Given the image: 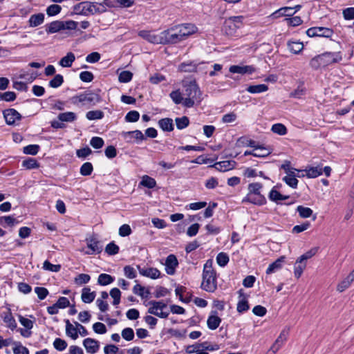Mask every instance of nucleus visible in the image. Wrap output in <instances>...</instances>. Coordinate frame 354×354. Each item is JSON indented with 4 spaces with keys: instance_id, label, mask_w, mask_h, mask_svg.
<instances>
[{
    "instance_id": "nucleus-1",
    "label": "nucleus",
    "mask_w": 354,
    "mask_h": 354,
    "mask_svg": "<svg viewBox=\"0 0 354 354\" xmlns=\"http://www.w3.org/2000/svg\"><path fill=\"white\" fill-rule=\"evenodd\" d=\"M169 96L176 104H182L187 108L194 106L202 100V93L195 80H184L182 91L180 89L173 91Z\"/></svg>"
},
{
    "instance_id": "nucleus-2",
    "label": "nucleus",
    "mask_w": 354,
    "mask_h": 354,
    "mask_svg": "<svg viewBox=\"0 0 354 354\" xmlns=\"http://www.w3.org/2000/svg\"><path fill=\"white\" fill-rule=\"evenodd\" d=\"M342 59L340 52H326L313 57L309 62L310 66L317 70L334 63L339 62Z\"/></svg>"
},
{
    "instance_id": "nucleus-3",
    "label": "nucleus",
    "mask_w": 354,
    "mask_h": 354,
    "mask_svg": "<svg viewBox=\"0 0 354 354\" xmlns=\"http://www.w3.org/2000/svg\"><path fill=\"white\" fill-rule=\"evenodd\" d=\"M213 261L208 259L203 266L201 288L209 292H214L217 288L216 272L212 267Z\"/></svg>"
},
{
    "instance_id": "nucleus-4",
    "label": "nucleus",
    "mask_w": 354,
    "mask_h": 354,
    "mask_svg": "<svg viewBox=\"0 0 354 354\" xmlns=\"http://www.w3.org/2000/svg\"><path fill=\"white\" fill-rule=\"evenodd\" d=\"M74 13L84 16L93 15L105 12L104 6L96 2L82 1L73 7Z\"/></svg>"
},
{
    "instance_id": "nucleus-5",
    "label": "nucleus",
    "mask_w": 354,
    "mask_h": 354,
    "mask_svg": "<svg viewBox=\"0 0 354 354\" xmlns=\"http://www.w3.org/2000/svg\"><path fill=\"white\" fill-rule=\"evenodd\" d=\"M262 184L259 183H250L248 187V194L243 202H249L255 205H263L266 203L265 197L261 194Z\"/></svg>"
},
{
    "instance_id": "nucleus-6",
    "label": "nucleus",
    "mask_w": 354,
    "mask_h": 354,
    "mask_svg": "<svg viewBox=\"0 0 354 354\" xmlns=\"http://www.w3.org/2000/svg\"><path fill=\"white\" fill-rule=\"evenodd\" d=\"M243 17L234 16L225 19L223 27V31L227 36H235L237 30L239 29L243 24Z\"/></svg>"
},
{
    "instance_id": "nucleus-7",
    "label": "nucleus",
    "mask_w": 354,
    "mask_h": 354,
    "mask_svg": "<svg viewBox=\"0 0 354 354\" xmlns=\"http://www.w3.org/2000/svg\"><path fill=\"white\" fill-rule=\"evenodd\" d=\"M177 26L161 32V44H176L184 41Z\"/></svg>"
},
{
    "instance_id": "nucleus-8",
    "label": "nucleus",
    "mask_w": 354,
    "mask_h": 354,
    "mask_svg": "<svg viewBox=\"0 0 354 354\" xmlns=\"http://www.w3.org/2000/svg\"><path fill=\"white\" fill-rule=\"evenodd\" d=\"M150 307L148 313L154 315L160 318H167L169 315V311L166 310L167 304L163 301H150L149 302Z\"/></svg>"
},
{
    "instance_id": "nucleus-9",
    "label": "nucleus",
    "mask_w": 354,
    "mask_h": 354,
    "mask_svg": "<svg viewBox=\"0 0 354 354\" xmlns=\"http://www.w3.org/2000/svg\"><path fill=\"white\" fill-rule=\"evenodd\" d=\"M86 243L88 250L84 251L82 250L86 254L92 255L95 254H100L102 251V244L97 239L96 236L93 235L86 238Z\"/></svg>"
},
{
    "instance_id": "nucleus-10",
    "label": "nucleus",
    "mask_w": 354,
    "mask_h": 354,
    "mask_svg": "<svg viewBox=\"0 0 354 354\" xmlns=\"http://www.w3.org/2000/svg\"><path fill=\"white\" fill-rule=\"evenodd\" d=\"M100 96L97 94L88 92L82 93L73 97V102L80 103H96L100 102Z\"/></svg>"
},
{
    "instance_id": "nucleus-11",
    "label": "nucleus",
    "mask_w": 354,
    "mask_h": 354,
    "mask_svg": "<svg viewBox=\"0 0 354 354\" xmlns=\"http://www.w3.org/2000/svg\"><path fill=\"white\" fill-rule=\"evenodd\" d=\"M333 30L328 28L324 27H313L308 28L306 30V34L308 37H330L333 35Z\"/></svg>"
},
{
    "instance_id": "nucleus-12",
    "label": "nucleus",
    "mask_w": 354,
    "mask_h": 354,
    "mask_svg": "<svg viewBox=\"0 0 354 354\" xmlns=\"http://www.w3.org/2000/svg\"><path fill=\"white\" fill-rule=\"evenodd\" d=\"M138 35L150 43L161 44V32L156 34L154 31L151 30H140Z\"/></svg>"
},
{
    "instance_id": "nucleus-13",
    "label": "nucleus",
    "mask_w": 354,
    "mask_h": 354,
    "mask_svg": "<svg viewBox=\"0 0 354 354\" xmlns=\"http://www.w3.org/2000/svg\"><path fill=\"white\" fill-rule=\"evenodd\" d=\"M178 28L183 40H185L189 35L194 34L197 32V27L193 24H183L178 25Z\"/></svg>"
},
{
    "instance_id": "nucleus-14",
    "label": "nucleus",
    "mask_w": 354,
    "mask_h": 354,
    "mask_svg": "<svg viewBox=\"0 0 354 354\" xmlns=\"http://www.w3.org/2000/svg\"><path fill=\"white\" fill-rule=\"evenodd\" d=\"M178 28L183 40H185L189 35L194 34L197 32V27L193 24H183L178 25Z\"/></svg>"
},
{
    "instance_id": "nucleus-15",
    "label": "nucleus",
    "mask_w": 354,
    "mask_h": 354,
    "mask_svg": "<svg viewBox=\"0 0 354 354\" xmlns=\"http://www.w3.org/2000/svg\"><path fill=\"white\" fill-rule=\"evenodd\" d=\"M3 117L8 124H14L21 118V114L14 109H8L3 111Z\"/></svg>"
},
{
    "instance_id": "nucleus-16",
    "label": "nucleus",
    "mask_w": 354,
    "mask_h": 354,
    "mask_svg": "<svg viewBox=\"0 0 354 354\" xmlns=\"http://www.w3.org/2000/svg\"><path fill=\"white\" fill-rule=\"evenodd\" d=\"M139 273L144 277L156 279L160 277L161 273L159 270L156 268H141L138 266Z\"/></svg>"
},
{
    "instance_id": "nucleus-17",
    "label": "nucleus",
    "mask_w": 354,
    "mask_h": 354,
    "mask_svg": "<svg viewBox=\"0 0 354 354\" xmlns=\"http://www.w3.org/2000/svg\"><path fill=\"white\" fill-rule=\"evenodd\" d=\"M178 262L177 258L174 254H169L165 261V271L168 274L173 275L175 273L176 268L178 266Z\"/></svg>"
},
{
    "instance_id": "nucleus-18",
    "label": "nucleus",
    "mask_w": 354,
    "mask_h": 354,
    "mask_svg": "<svg viewBox=\"0 0 354 354\" xmlns=\"http://www.w3.org/2000/svg\"><path fill=\"white\" fill-rule=\"evenodd\" d=\"M122 136L129 142H133V139L138 142L142 141L144 139V135L140 130L123 132Z\"/></svg>"
},
{
    "instance_id": "nucleus-19",
    "label": "nucleus",
    "mask_w": 354,
    "mask_h": 354,
    "mask_svg": "<svg viewBox=\"0 0 354 354\" xmlns=\"http://www.w3.org/2000/svg\"><path fill=\"white\" fill-rule=\"evenodd\" d=\"M83 345L85 347L87 353L91 354L97 353L100 347L98 341L92 338L85 339L83 341Z\"/></svg>"
},
{
    "instance_id": "nucleus-20",
    "label": "nucleus",
    "mask_w": 354,
    "mask_h": 354,
    "mask_svg": "<svg viewBox=\"0 0 354 354\" xmlns=\"http://www.w3.org/2000/svg\"><path fill=\"white\" fill-rule=\"evenodd\" d=\"M288 335V330H283L281 332L279 336L275 340L273 345L271 346L270 351L275 353L286 341Z\"/></svg>"
},
{
    "instance_id": "nucleus-21",
    "label": "nucleus",
    "mask_w": 354,
    "mask_h": 354,
    "mask_svg": "<svg viewBox=\"0 0 354 354\" xmlns=\"http://www.w3.org/2000/svg\"><path fill=\"white\" fill-rule=\"evenodd\" d=\"M229 71L232 73L252 74L254 72V68L252 66L232 65L230 67Z\"/></svg>"
},
{
    "instance_id": "nucleus-22",
    "label": "nucleus",
    "mask_w": 354,
    "mask_h": 354,
    "mask_svg": "<svg viewBox=\"0 0 354 354\" xmlns=\"http://www.w3.org/2000/svg\"><path fill=\"white\" fill-rule=\"evenodd\" d=\"M64 30L63 21H54L46 26V31L48 34H53Z\"/></svg>"
},
{
    "instance_id": "nucleus-23",
    "label": "nucleus",
    "mask_w": 354,
    "mask_h": 354,
    "mask_svg": "<svg viewBox=\"0 0 354 354\" xmlns=\"http://www.w3.org/2000/svg\"><path fill=\"white\" fill-rule=\"evenodd\" d=\"M95 292H91V288L88 287H84L82 290L81 299L84 303H91L95 299Z\"/></svg>"
},
{
    "instance_id": "nucleus-24",
    "label": "nucleus",
    "mask_w": 354,
    "mask_h": 354,
    "mask_svg": "<svg viewBox=\"0 0 354 354\" xmlns=\"http://www.w3.org/2000/svg\"><path fill=\"white\" fill-rule=\"evenodd\" d=\"M285 261V257H281L271 263L266 270V274H270L279 270Z\"/></svg>"
},
{
    "instance_id": "nucleus-25",
    "label": "nucleus",
    "mask_w": 354,
    "mask_h": 354,
    "mask_svg": "<svg viewBox=\"0 0 354 354\" xmlns=\"http://www.w3.org/2000/svg\"><path fill=\"white\" fill-rule=\"evenodd\" d=\"M298 175H295V172H291L286 174V175L282 178L283 181H284L288 186L292 188H297L298 185L297 178Z\"/></svg>"
},
{
    "instance_id": "nucleus-26",
    "label": "nucleus",
    "mask_w": 354,
    "mask_h": 354,
    "mask_svg": "<svg viewBox=\"0 0 354 354\" xmlns=\"http://www.w3.org/2000/svg\"><path fill=\"white\" fill-rule=\"evenodd\" d=\"M235 162L234 161L224 160L214 164V167L220 171H226L234 168Z\"/></svg>"
},
{
    "instance_id": "nucleus-27",
    "label": "nucleus",
    "mask_w": 354,
    "mask_h": 354,
    "mask_svg": "<svg viewBox=\"0 0 354 354\" xmlns=\"http://www.w3.org/2000/svg\"><path fill=\"white\" fill-rule=\"evenodd\" d=\"M216 314V312H214V314L211 315L208 317L207 321V326L211 330L216 329L219 326V325L221 322V319L218 316H217Z\"/></svg>"
},
{
    "instance_id": "nucleus-28",
    "label": "nucleus",
    "mask_w": 354,
    "mask_h": 354,
    "mask_svg": "<svg viewBox=\"0 0 354 354\" xmlns=\"http://www.w3.org/2000/svg\"><path fill=\"white\" fill-rule=\"evenodd\" d=\"M2 318L7 327L11 330L17 328V322L10 311L4 313Z\"/></svg>"
},
{
    "instance_id": "nucleus-29",
    "label": "nucleus",
    "mask_w": 354,
    "mask_h": 354,
    "mask_svg": "<svg viewBox=\"0 0 354 354\" xmlns=\"http://www.w3.org/2000/svg\"><path fill=\"white\" fill-rule=\"evenodd\" d=\"M306 267V262L298 258L294 266V274L296 278L299 279Z\"/></svg>"
},
{
    "instance_id": "nucleus-30",
    "label": "nucleus",
    "mask_w": 354,
    "mask_h": 354,
    "mask_svg": "<svg viewBox=\"0 0 354 354\" xmlns=\"http://www.w3.org/2000/svg\"><path fill=\"white\" fill-rule=\"evenodd\" d=\"M75 59V55L73 53L69 52L66 54V56H64L59 60V64L62 67H71Z\"/></svg>"
},
{
    "instance_id": "nucleus-31",
    "label": "nucleus",
    "mask_w": 354,
    "mask_h": 354,
    "mask_svg": "<svg viewBox=\"0 0 354 354\" xmlns=\"http://www.w3.org/2000/svg\"><path fill=\"white\" fill-rule=\"evenodd\" d=\"M160 127L165 131H171L174 130L173 120L171 118H166L159 120Z\"/></svg>"
},
{
    "instance_id": "nucleus-32",
    "label": "nucleus",
    "mask_w": 354,
    "mask_h": 354,
    "mask_svg": "<svg viewBox=\"0 0 354 354\" xmlns=\"http://www.w3.org/2000/svg\"><path fill=\"white\" fill-rule=\"evenodd\" d=\"M44 21V15L38 13L32 15L29 19V25L31 27H36L41 24Z\"/></svg>"
},
{
    "instance_id": "nucleus-33",
    "label": "nucleus",
    "mask_w": 354,
    "mask_h": 354,
    "mask_svg": "<svg viewBox=\"0 0 354 354\" xmlns=\"http://www.w3.org/2000/svg\"><path fill=\"white\" fill-rule=\"evenodd\" d=\"M19 223V221L12 216H4L0 217V224L3 227H13Z\"/></svg>"
},
{
    "instance_id": "nucleus-34",
    "label": "nucleus",
    "mask_w": 354,
    "mask_h": 354,
    "mask_svg": "<svg viewBox=\"0 0 354 354\" xmlns=\"http://www.w3.org/2000/svg\"><path fill=\"white\" fill-rule=\"evenodd\" d=\"M294 8L292 7H283L272 13V16L274 17H279L281 16H292L295 14L293 11Z\"/></svg>"
},
{
    "instance_id": "nucleus-35",
    "label": "nucleus",
    "mask_w": 354,
    "mask_h": 354,
    "mask_svg": "<svg viewBox=\"0 0 354 354\" xmlns=\"http://www.w3.org/2000/svg\"><path fill=\"white\" fill-rule=\"evenodd\" d=\"M306 176L313 178L322 174V169L319 167H310L305 169Z\"/></svg>"
},
{
    "instance_id": "nucleus-36",
    "label": "nucleus",
    "mask_w": 354,
    "mask_h": 354,
    "mask_svg": "<svg viewBox=\"0 0 354 354\" xmlns=\"http://www.w3.org/2000/svg\"><path fill=\"white\" fill-rule=\"evenodd\" d=\"M66 333L68 336L71 337L73 339H76L78 337L77 326L74 327L69 322L66 321Z\"/></svg>"
},
{
    "instance_id": "nucleus-37",
    "label": "nucleus",
    "mask_w": 354,
    "mask_h": 354,
    "mask_svg": "<svg viewBox=\"0 0 354 354\" xmlns=\"http://www.w3.org/2000/svg\"><path fill=\"white\" fill-rule=\"evenodd\" d=\"M268 90V87L266 84H258L249 86L246 91L250 93H261Z\"/></svg>"
},
{
    "instance_id": "nucleus-38",
    "label": "nucleus",
    "mask_w": 354,
    "mask_h": 354,
    "mask_svg": "<svg viewBox=\"0 0 354 354\" xmlns=\"http://www.w3.org/2000/svg\"><path fill=\"white\" fill-rule=\"evenodd\" d=\"M288 47L294 54H299L304 48V44L300 41H288Z\"/></svg>"
},
{
    "instance_id": "nucleus-39",
    "label": "nucleus",
    "mask_w": 354,
    "mask_h": 354,
    "mask_svg": "<svg viewBox=\"0 0 354 354\" xmlns=\"http://www.w3.org/2000/svg\"><path fill=\"white\" fill-rule=\"evenodd\" d=\"M140 184L145 187L152 189L156 186V181L154 178L147 175H145L142 177V180Z\"/></svg>"
},
{
    "instance_id": "nucleus-40",
    "label": "nucleus",
    "mask_w": 354,
    "mask_h": 354,
    "mask_svg": "<svg viewBox=\"0 0 354 354\" xmlns=\"http://www.w3.org/2000/svg\"><path fill=\"white\" fill-rule=\"evenodd\" d=\"M113 281L114 277L105 273L100 274L97 279V283L100 286H106L111 284L112 282H113Z\"/></svg>"
},
{
    "instance_id": "nucleus-41",
    "label": "nucleus",
    "mask_w": 354,
    "mask_h": 354,
    "mask_svg": "<svg viewBox=\"0 0 354 354\" xmlns=\"http://www.w3.org/2000/svg\"><path fill=\"white\" fill-rule=\"evenodd\" d=\"M76 114L73 112H65L58 115V120L61 122H71L75 120Z\"/></svg>"
},
{
    "instance_id": "nucleus-42",
    "label": "nucleus",
    "mask_w": 354,
    "mask_h": 354,
    "mask_svg": "<svg viewBox=\"0 0 354 354\" xmlns=\"http://www.w3.org/2000/svg\"><path fill=\"white\" fill-rule=\"evenodd\" d=\"M269 198L270 201L278 202L279 201H283L289 198V196L282 195L278 191L272 189L269 194Z\"/></svg>"
},
{
    "instance_id": "nucleus-43",
    "label": "nucleus",
    "mask_w": 354,
    "mask_h": 354,
    "mask_svg": "<svg viewBox=\"0 0 354 354\" xmlns=\"http://www.w3.org/2000/svg\"><path fill=\"white\" fill-rule=\"evenodd\" d=\"M353 281V278L348 275L346 278H345L338 284L337 290L340 292L344 291L351 286V283Z\"/></svg>"
},
{
    "instance_id": "nucleus-44",
    "label": "nucleus",
    "mask_w": 354,
    "mask_h": 354,
    "mask_svg": "<svg viewBox=\"0 0 354 354\" xmlns=\"http://www.w3.org/2000/svg\"><path fill=\"white\" fill-rule=\"evenodd\" d=\"M297 212L299 213L300 217L304 218H309L313 214V210L310 208L302 205H299L297 207Z\"/></svg>"
},
{
    "instance_id": "nucleus-45",
    "label": "nucleus",
    "mask_w": 354,
    "mask_h": 354,
    "mask_svg": "<svg viewBox=\"0 0 354 354\" xmlns=\"http://www.w3.org/2000/svg\"><path fill=\"white\" fill-rule=\"evenodd\" d=\"M22 166L27 169H32L38 168L39 165L35 158H28L23 160Z\"/></svg>"
},
{
    "instance_id": "nucleus-46",
    "label": "nucleus",
    "mask_w": 354,
    "mask_h": 354,
    "mask_svg": "<svg viewBox=\"0 0 354 354\" xmlns=\"http://www.w3.org/2000/svg\"><path fill=\"white\" fill-rule=\"evenodd\" d=\"M90 279V275L87 274H79L77 276L75 277L74 282L77 286H82L83 284L88 283Z\"/></svg>"
},
{
    "instance_id": "nucleus-47",
    "label": "nucleus",
    "mask_w": 354,
    "mask_h": 354,
    "mask_svg": "<svg viewBox=\"0 0 354 354\" xmlns=\"http://www.w3.org/2000/svg\"><path fill=\"white\" fill-rule=\"evenodd\" d=\"M86 117L89 120H100L104 117V113L100 110L90 111L86 113Z\"/></svg>"
},
{
    "instance_id": "nucleus-48",
    "label": "nucleus",
    "mask_w": 354,
    "mask_h": 354,
    "mask_svg": "<svg viewBox=\"0 0 354 354\" xmlns=\"http://www.w3.org/2000/svg\"><path fill=\"white\" fill-rule=\"evenodd\" d=\"M64 82V77L62 75L57 74L48 83V85L51 88H58Z\"/></svg>"
},
{
    "instance_id": "nucleus-49",
    "label": "nucleus",
    "mask_w": 354,
    "mask_h": 354,
    "mask_svg": "<svg viewBox=\"0 0 354 354\" xmlns=\"http://www.w3.org/2000/svg\"><path fill=\"white\" fill-rule=\"evenodd\" d=\"M271 151L269 149H267L262 146H259L255 149V153H254V156L259 158H264L270 155Z\"/></svg>"
},
{
    "instance_id": "nucleus-50",
    "label": "nucleus",
    "mask_w": 354,
    "mask_h": 354,
    "mask_svg": "<svg viewBox=\"0 0 354 354\" xmlns=\"http://www.w3.org/2000/svg\"><path fill=\"white\" fill-rule=\"evenodd\" d=\"M271 130L274 133L280 136H284L287 133V129L283 124L277 123L272 125Z\"/></svg>"
},
{
    "instance_id": "nucleus-51",
    "label": "nucleus",
    "mask_w": 354,
    "mask_h": 354,
    "mask_svg": "<svg viewBox=\"0 0 354 354\" xmlns=\"http://www.w3.org/2000/svg\"><path fill=\"white\" fill-rule=\"evenodd\" d=\"M93 167L91 162H84L80 167V172L82 176H89L93 172Z\"/></svg>"
},
{
    "instance_id": "nucleus-52",
    "label": "nucleus",
    "mask_w": 354,
    "mask_h": 354,
    "mask_svg": "<svg viewBox=\"0 0 354 354\" xmlns=\"http://www.w3.org/2000/svg\"><path fill=\"white\" fill-rule=\"evenodd\" d=\"M175 121L176 127L178 129H183L186 128L189 124V120L187 116L176 118Z\"/></svg>"
},
{
    "instance_id": "nucleus-53",
    "label": "nucleus",
    "mask_w": 354,
    "mask_h": 354,
    "mask_svg": "<svg viewBox=\"0 0 354 354\" xmlns=\"http://www.w3.org/2000/svg\"><path fill=\"white\" fill-rule=\"evenodd\" d=\"M54 348L58 351H63L67 347V342L61 338H56L53 342Z\"/></svg>"
},
{
    "instance_id": "nucleus-54",
    "label": "nucleus",
    "mask_w": 354,
    "mask_h": 354,
    "mask_svg": "<svg viewBox=\"0 0 354 354\" xmlns=\"http://www.w3.org/2000/svg\"><path fill=\"white\" fill-rule=\"evenodd\" d=\"M110 295L113 299V304L114 306L118 305L120 302V290L117 288H112L110 291Z\"/></svg>"
},
{
    "instance_id": "nucleus-55",
    "label": "nucleus",
    "mask_w": 354,
    "mask_h": 354,
    "mask_svg": "<svg viewBox=\"0 0 354 354\" xmlns=\"http://www.w3.org/2000/svg\"><path fill=\"white\" fill-rule=\"evenodd\" d=\"M39 146L38 145H29L24 147L23 152L25 154L36 155L39 150Z\"/></svg>"
},
{
    "instance_id": "nucleus-56",
    "label": "nucleus",
    "mask_w": 354,
    "mask_h": 354,
    "mask_svg": "<svg viewBox=\"0 0 354 354\" xmlns=\"http://www.w3.org/2000/svg\"><path fill=\"white\" fill-rule=\"evenodd\" d=\"M216 262L220 266L224 267L229 262V257L224 252H220L216 257Z\"/></svg>"
},
{
    "instance_id": "nucleus-57",
    "label": "nucleus",
    "mask_w": 354,
    "mask_h": 354,
    "mask_svg": "<svg viewBox=\"0 0 354 354\" xmlns=\"http://www.w3.org/2000/svg\"><path fill=\"white\" fill-rule=\"evenodd\" d=\"M133 73L129 71H122L118 77V80L120 82L127 83L131 80Z\"/></svg>"
},
{
    "instance_id": "nucleus-58",
    "label": "nucleus",
    "mask_w": 354,
    "mask_h": 354,
    "mask_svg": "<svg viewBox=\"0 0 354 354\" xmlns=\"http://www.w3.org/2000/svg\"><path fill=\"white\" fill-rule=\"evenodd\" d=\"M43 269L45 270L57 272L60 270L61 266L59 264L58 265L52 264L50 262H49L48 261L46 260L44 262Z\"/></svg>"
},
{
    "instance_id": "nucleus-59",
    "label": "nucleus",
    "mask_w": 354,
    "mask_h": 354,
    "mask_svg": "<svg viewBox=\"0 0 354 354\" xmlns=\"http://www.w3.org/2000/svg\"><path fill=\"white\" fill-rule=\"evenodd\" d=\"M62 10L60 6L53 4L49 6L46 9V13L48 16H55L58 15Z\"/></svg>"
},
{
    "instance_id": "nucleus-60",
    "label": "nucleus",
    "mask_w": 354,
    "mask_h": 354,
    "mask_svg": "<svg viewBox=\"0 0 354 354\" xmlns=\"http://www.w3.org/2000/svg\"><path fill=\"white\" fill-rule=\"evenodd\" d=\"M16 99V94L12 91H7L5 93H0V100L6 102H12Z\"/></svg>"
},
{
    "instance_id": "nucleus-61",
    "label": "nucleus",
    "mask_w": 354,
    "mask_h": 354,
    "mask_svg": "<svg viewBox=\"0 0 354 354\" xmlns=\"http://www.w3.org/2000/svg\"><path fill=\"white\" fill-rule=\"evenodd\" d=\"M104 140L102 138L95 136L90 140V145L95 149H100L104 145Z\"/></svg>"
},
{
    "instance_id": "nucleus-62",
    "label": "nucleus",
    "mask_w": 354,
    "mask_h": 354,
    "mask_svg": "<svg viewBox=\"0 0 354 354\" xmlns=\"http://www.w3.org/2000/svg\"><path fill=\"white\" fill-rule=\"evenodd\" d=\"M19 322L25 328L32 329L33 328L34 322L22 315H19Z\"/></svg>"
},
{
    "instance_id": "nucleus-63",
    "label": "nucleus",
    "mask_w": 354,
    "mask_h": 354,
    "mask_svg": "<svg viewBox=\"0 0 354 354\" xmlns=\"http://www.w3.org/2000/svg\"><path fill=\"white\" fill-rule=\"evenodd\" d=\"M140 114L136 111H129L125 116V120L129 122H135L139 120Z\"/></svg>"
},
{
    "instance_id": "nucleus-64",
    "label": "nucleus",
    "mask_w": 354,
    "mask_h": 354,
    "mask_svg": "<svg viewBox=\"0 0 354 354\" xmlns=\"http://www.w3.org/2000/svg\"><path fill=\"white\" fill-rule=\"evenodd\" d=\"M105 252L110 255L116 254L119 252V247L113 242H111L106 246Z\"/></svg>"
}]
</instances>
